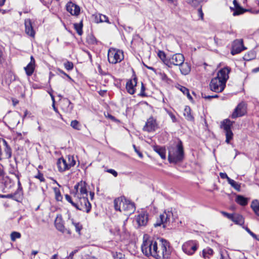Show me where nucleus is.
Wrapping results in <instances>:
<instances>
[{
    "label": "nucleus",
    "instance_id": "nucleus-1",
    "mask_svg": "<svg viewBox=\"0 0 259 259\" xmlns=\"http://www.w3.org/2000/svg\"><path fill=\"white\" fill-rule=\"evenodd\" d=\"M114 205L116 210L123 212L127 215L133 213L136 209L134 203L124 197L116 198L114 201Z\"/></svg>",
    "mask_w": 259,
    "mask_h": 259
},
{
    "label": "nucleus",
    "instance_id": "nucleus-2",
    "mask_svg": "<svg viewBox=\"0 0 259 259\" xmlns=\"http://www.w3.org/2000/svg\"><path fill=\"white\" fill-rule=\"evenodd\" d=\"M184 157V152L182 143H179L168 148V159L170 163H176L183 160Z\"/></svg>",
    "mask_w": 259,
    "mask_h": 259
},
{
    "label": "nucleus",
    "instance_id": "nucleus-3",
    "mask_svg": "<svg viewBox=\"0 0 259 259\" xmlns=\"http://www.w3.org/2000/svg\"><path fill=\"white\" fill-rule=\"evenodd\" d=\"M158 249H156L155 252L158 256H153L156 259H167L170 254V249L169 243L163 239H161L158 243Z\"/></svg>",
    "mask_w": 259,
    "mask_h": 259
},
{
    "label": "nucleus",
    "instance_id": "nucleus-4",
    "mask_svg": "<svg viewBox=\"0 0 259 259\" xmlns=\"http://www.w3.org/2000/svg\"><path fill=\"white\" fill-rule=\"evenodd\" d=\"M175 221L174 215L171 209L170 210H165L160 214L157 219L156 223L154 224V227L160 226L163 225V228H165L168 226L171 222Z\"/></svg>",
    "mask_w": 259,
    "mask_h": 259
},
{
    "label": "nucleus",
    "instance_id": "nucleus-5",
    "mask_svg": "<svg viewBox=\"0 0 259 259\" xmlns=\"http://www.w3.org/2000/svg\"><path fill=\"white\" fill-rule=\"evenodd\" d=\"M158 248V242L153 240H144L141 245L142 251L147 256H158L155 250Z\"/></svg>",
    "mask_w": 259,
    "mask_h": 259
},
{
    "label": "nucleus",
    "instance_id": "nucleus-6",
    "mask_svg": "<svg viewBox=\"0 0 259 259\" xmlns=\"http://www.w3.org/2000/svg\"><path fill=\"white\" fill-rule=\"evenodd\" d=\"M87 185L85 182L80 181L74 186V190L71 193L73 199H79V197L88 196Z\"/></svg>",
    "mask_w": 259,
    "mask_h": 259
},
{
    "label": "nucleus",
    "instance_id": "nucleus-7",
    "mask_svg": "<svg viewBox=\"0 0 259 259\" xmlns=\"http://www.w3.org/2000/svg\"><path fill=\"white\" fill-rule=\"evenodd\" d=\"M124 58L123 53L121 50L110 48L108 53V60L109 63L116 64L120 62Z\"/></svg>",
    "mask_w": 259,
    "mask_h": 259
},
{
    "label": "nucleus",
    "instance_id": "nucleus-8",
    "mask_svg": "<svg viewBox=\"0 0 259 259\" xmlns=\"http://www.w3.org/2000/svg\"><path fill=\"white\" fill-rule=\"evenodd\" d=\"M73 199L75 201L74 207L76 209L87 213L90 211L91 204L89 201L88 196L79 197V199Z\"/></svg>",
    "mask_w": 259,
    "mask_h": 259
},
{
    "label": "nucleus",
    "instance_id": "nucleus-9",
    "mask_svg": "<svg viewBox=\"0 0 259 259\" xmlns=\"http://www.w3.org/2000/svg\"><path fill=\"white\" fill-rule=\"evenodd\" d=\"M234 122V121H232L229 119H224L221 122V127L223 129L225 132L226 137V142L228 144L230 143V140L233 138V134L231 131V127Z\"/></svg>",
    "mask_w": 259,
    "mask_h": 259
},
{
    "label": "nucleus",
    "instance_id": "nucleus-10",
    "mask_svg": "<svg viewBox=\"0 0 259 259\" xmlns=\"http://www.w3.org/2000/svg\"><path fill=\"white\" fill-rule=\"evenodd\" d=\"M226 83L220 80L219 78L214 77L211 79L209 83V88L210 90L213 92L220 93L224 90L226 87Z\"/></svg>",
    "mask_w": 259,
    "mask_h": 259
},
{
    "label": "nucleus",
    "instance_id": "nucleus-11",
    "mask_svg": "<svg viewBox=\"0 0 259 259\" xmlns=\"http://www.w3.org/2000/svg\"><path fill=\"white\" fill-rule=\"evenodd\" d=\"M185 58L183 54L177 53L172 55L168 60L165 61V64L168 67H171L172 65L180 66L183 63Z\"/></svg>",
    "mask_w": 259,
    "mask_h": 259
},
{
    "label": "nucleus",
    "instance_id": "nucleus-12",
    "mask_svg": "<svg viewBox=\"0 0 259 259\" xmlns=\"http://www.w3.org/2000/svg\"><path fill=\"white\" fill-rule=\"evenodd\" d=\"M198 247V245L196 241L190 240L183 244L182 249L186 254L191 255L194 253Z\"/></svg>",
    "mask_w": 259,
    "mask_h": 259
},
{
    "label": "nucleus",
    "instance_id": "nucleus-13",
    "mask_svg": "<svg viewBox=\"0 0 259 259\" xmlns=\"http://www.w3.org/2000/svg\"><path fill=\"white\" fill-rule=\"evenodd\" d=\"M243 39H236L235 40L232 46L231 54L233 55L240 53L243 50L246 49L243 46Z\"/></svg>",
    "mask_w": 259,
    "mask_h": 259
},
{
    "label": "nucleus",
    "instance_id": "nucleus-14",
    "mask_svg": "<svg viewBox=\"0 0 259 259\" xmlns=\"http://www.w3.org/2000/svg\"><path fill=\"white\" fill-rule=\"evenodd\" d=\"M156 127V120L153 117H150L146 122L145 125L143 127V130L148 132H151L154 131Z\"/></svg>",
    "mask_w": 259,
    "mask_h": 259
},
{
    "label": "nucleus",
    "instance_id": "nucleus-15",
    "mask_svg": "<svg viewBox=\"0 0 259 259\" xmlns=\"http://www.w3.org/2000/svg\"><path fill=\"white\" fill-rule=\"evenodd\" d=\"M55 225L56 229L61 233L71 235V232L70 230L65 228L62 219L57 218L55 222Z\"/></svg>",
    "mask_w": 259,
    "mask_h": 259
},
{
    "label": "nucleus",
    "instance_id": "nucleus-16",
    "mask_svg": "<svg viewBox=\"0 0 259 259\" xmlns=\"http://www.w3.org/2000/svg\"><path fill=\"white\" fill-rule=\"evenodd\" d=\"M137 84V78L134 77L133 79L128 80L126 84V89L131 95H133L136 91V87Z\"/></svg>",
    "mask_w": 259,
    "mask_h": 259
},
{
    "label": "nucleus",
    "instance_id": "nucleus-17",
    "mask_svg": "<svg viewBox=\"0 0 259 259\" xmlns=\"http://www.w3.org/2000/svg\"><path fill=\"white\" fill-rule=\"evenodd\" d=\"M230 71V69L229 67H224L218 72L217 76L215 77V78H219L220 80L226 82L229 78V73Z\"/></svg>",
    "mask_w": 259,
    "mask_h": 259
},
{
    "label": "nucleus",
    "instance_id": "nucleus-18",
    "mask_svg": "<svg viewBox=\"0 0 259 259\" xmlns=\"http://www.w3.org/2000/svg\"><path fill=\"white\" fill-rule=\"evenodd\" d=\"M66 10L72 15H78L80 13L79 6L71 2L67 4Z\"/></svg>",
    "mask_w": 259,
    "mask_h": 259
},
{
    "label": "nucleus",
    "instance_id": "nucleus-19",
    "mask_svg": "<svg viewBox=\"0 0 259 259\" xmlns=\"http://www.w3.org/2000/svg\"><path fill=\"white\" fill-rule=\"evenodd\" d=\"M3 144H3L2 149H4V152L3 153V159H9L12 156V149L4 139Z\"/></svg>",
    "mask_w": 259,
    "mask_h": 259
},
{
    "label": "nucleus",
    "instance_id": "nucleus-20",
    "mask_svg": "<svg viewBox=\"0 0 259 259\" xmlns=\"http://www.w3.org/2000/svg\"><path fill=\"white\" fill-rule=\"evenodd\" d=\"M34 69L35 60L33 56H31L30 57V62L26 67H24V70L27 75L30 76L33 74Z\"/></svg>",
    "mask_w": 259,
    "mask_h": 259
},
{
    "label": "nucleus",
    "instance_id": "nucleus-21",
    "mask_svg": "<svg viewBox=\"0 0 259 259\" xmlns=\"http://www.w3.org/2000/svg\"><path fill=\"white\" fill-rule=\"evenodd\" d=\"M24 24L26 33L31 37H34L35 35V31L33 28L30 19H26L25 20Z\"/></svg>",
    "mask_w": 259,
    "mask_h": 259
},
{
    "label": "nucleus",
    "instance_id": "nucleus-22",
    "mask_svg": "<svg viewBox=\"0 0 259 259\" xmlns=\"http://www.w3.org/2000/svg\"><path fill=\"white\" fill-rule=\"evenodd\" d=\"M57 165L59 171L62 172L69 169L67 162L63 158H60L58 159Z\"/></svg>",
    "mask_w": 259,
    "mask_h": 259
},
{
    "label": "nucleus",
    "instance_id": "nucleus-23",
    "mask_svg": "<svg viewBox=\"0 0 259 259\" xmlns=\"http://www.w3.org/2000/svg\"><path fill=\"white\" fill-rule=\"evenodd\" d=\"M148 215L145 213H141L137 216L136 221L139 226H145L148 222Z\"/></svg>",
    "mask_w": 259,
    "mask_h": 259
},
{
    "label": "nucleus",
    "instance_id": "nucleus-24",
    "mask_svg": "<svg viewBox=\"0 0 259 259\" xmlns=\"http://www.w3.org/2000/svg\"><path fill=\"white\" fill-rule=\"evenodd\" d=\"M243 108V106L242 104H239L233 112L232 117L233 118H236L237 117L243 115L244 111H242Z\"/></svg>",
    "mask_w": 259,
    "mask_h": 259
},
{
    "label": "nucleus",
    "instance_id": "nucleus-25",
    "mask_svg": "<svg viewBox=\"0 0 259 259\" xmlns=\"http://www.w3.org/2000/svg\"><path fill=\"white\" fill-rule=\"evenodd\" d=\"M179 66L180 67V71L182 74L187 75L190 72L191 66L188 63H187V62L184 63V62L183 63L181 64V65H180Z\"/></svg>",
    "mask_w": 259,
    "mask_h": 259
},
{
    "label": "nucleus",
    "instance_id": "nucleus-26",
    "mask_svg": "<svg viewBox=\"0 0 259 259\" xmlns=\"http://www.w3.org/2000/svg\"><path fill=\"white\" fill-rule=\"evenodd\" d=\"M153 150L154 151H155L157 153H158L159 156L161 157V158L163 159H165L166 158L165 155V148L161 147L159 146H154L153 147Z\"/></svg>",
    "mask_w": 259,
    "mask_h": 259
},
{
    "label": "nucleus",
    "instance_id": "nucleus-27",
    "mask_svg": "<svg viewBox=\"0 0 259 259\" xmlns=\"http://www.w3.org/2000/svg\"><path fill=\"white\" fill-rule=\"evenodd\" d=\"M231 221L236 224L242 225L244 223V219L243 217L238 214L233 215Z\"/></svg>",
    "mask_w": 259,
    "mask_h": 259
},
{
    "label": "nucleus",
    "instance_id": "nucleus-28",
    "mask_svg": "<svg viewBox=\"0 0 259 259\" xmlns=\"http://www.w3.org/2000/svg\"><path fill=\"white\" fill-rule=\"evenodd\" d=\"M236 201L237 203L242 206H245L248 203L247 198L243 197L242 195H237L236 197Z\"/></svg>",
    "mask_w": 259,
    "mask_h": 259
},
{
    "label": "nucleus",
    "instance_id": "nucleus-29",
    "mask_svg": "<svg viewBox=\"0 0 259 259\" xmlns=\"http://www.w3.org/2000/svg\"><path fill=\"white\" fill-rule=\"evenodd\" d=\"M251 207L254 211V213L258 216H259V201L257 200H254L252 201Z\"/></svg>",
    "mask_w": 259,
    "mask_h": 259
},
{
    "label": "nucleus",
    "instance_id": "nucleus-30",
    "mask_svg": "<svg viewBox=\"0 0 259 259\" xmlns=\"http://www.w3.org/2000/svg\"><path fill=\"white\" fill-rule=\"evenodd\" d=\"M228 183L236 190L239 192L241 190L240 184L235 182L234 180L229 179Z\"/></svg>",
    "mask_w": 259,
    "mask_h": 259
},
{
    "label": "nucleus",
    "instance_id": "nucleus-31",
    "mask_svg": "<svg viewBox=\"0 0 259 259\" xmlns=\"http://www.w3.org/2000/svg\"><path fill=\"white\" fill-rule=\"evenodd\" d=\"M74 28L76 31V32L79 35H81L82 34V22L81 21L79 23H75L74 24Z\"/></svg>",
    "mask_w": 259,
    "mask_h": 259
},
{
    "label": "nucleus",
    "instance_id": "nucleus-32",
    "mask_svg": "<svg viewBox=\"0 0 259 259\" xmlns=\"http://www.w3.org/2000/svg\"><path fill=\"white\" fill-rule=\"evenodd\" d=\"M184 115L186 118L188 120H192L193 117L191 114V109L189 107L187 106L184 109Z\"/></svg>",
    "mask_w": 259,
    "mask_h": 259
},
{
    "label": "nucleus",
    "instance_id": "nucleus-33",
    "mask_svg": "<svg viewBox=\"0 0 259 259\" xmlns=\"http://www.w3.org/2000/svg\"><path fill=\"white\" fill-rule=\"evenodd\" d=\"M213 251L212 249L207 248L204 249L202 251V254L204 258H209L210 256L213 254Z\"/></svg>",
    "mask_w": 259,
    "mask_h": 259
},
{
    "label": "nucleus",
    "instance_id": "nucleus-34",
    "mask_svg": "<svg viewBox=\"0 0 259 259\" xmlns=\"http://www.w3.org/2000/svg\"><path fill=\"white\" fill-rule=\"evenodd\" d=\"M70 125L73 128L77 130H80L81 128V125L80 124L79 122L76 120H72L71 122Z\"/></svg>",
    "mask_w": 259,
    "mask_h": 259
},
{
    "label": "nucleus",
    "instance_id": "nucleus-35",
    "mask_svg": "<svg viewBox=\"0 0 259 259\" xmlns=\"http://www.w3.org/2000/svg\"><path fill=\"white\" fill-rule=\"evenodd\" d=\"M21 235L19 232H13L11 234V239L12 241H15L16 239H19L21 238Z\"/></svg>",
    "mask_w": 259,
    "mask_h": 259
},
{
    "label": "nucleus",
    "instance_id": "nucleus-36",
    "mask_svg": "<svg viewBox=\"0 0 259 259\" xmlns=\"http://www.w3.org/2000/svg\"><path fill=\"white\" fill-rule=\"evenodd\" d=\"M72 224L75 227L76 231L78 233H80V230L82 229V226L79 223H76L74 221L73 219H71Z\"/></svg>",
    "mask_w": 259,
    "mask_h": 259
},
{
    "label": "nucleus",
    "instance_id": "nucleus-37",
    "mask_svg": "<svg viewBox=\"0 0 259 259\" xmlns=\"http://www.w3.org/2000/svg\"><path fill=\"white\" fill-rule=\"evenodd\" d=\"M96 19H97V23L103 22H108V17L104 15H102V14L99 15V21L98 20V18L97 16L96 17Z\"/></svg>",
    "mask_w": 259,
    "mask_h": 259
},
{
    "label": "nucleus",
    "instance_id": "nucleus-38",
    "mask_svg": "<svg viewBox=\"0 0 259 259\" xmlns=\"http://www.w3.org/2000/svg\"><path fill=\"white\" fill-rule=\"evenodd\" d=\"M55 193V197L57 200L60 201L62 199V195H61L60 190L57 188H55L54 189Z\"/></svg>",
    "mask_w": 259,
    "mask_h": 259
},
{
    "label": "nucleus",
    "instance_id": "nucleus-39",
    "mask_svg": "<svg viewBox=\"0 0 259 259\" xmlns=\"http://www.w3.org/2000/svg\"><path fill=\"white\" fill-rule=\"evenodd\" d=\"M68 162H67V165H68V168L69 169L72 166H73L75 165V161L72 156H68Z\"/></svg>",
    "mask_w": 259,
    "mask_h": 259
},
{
    "label": "nucleus",
    "instance_id": "nucleus-40",
    "mask_svg": "<svg viewBox=\"0 0 259 259\" xmlns=\"http://www.w3.org/2000/svg\"><path fill=\"white\" fill-rule=\"evenodd\" d=\"M158 56L161 59V60L165 63V61L166 60H168V59L166 58V55L164 52L162 51H159L158 52Z\"/></svg>",
    "mask_w": 259,
    "mask_h": 259
},
{
    "label": "nucleus",
    "instance_id": "nucleus-41",
    "mask_svg": "<svg viewBox=\"0 0 259 259\" xmlns=\"http://www.w3.org/2000/svg\"><path fill=\"white\" fill-rule=\"evenodd\" d=\"M255 57V54L254 52H251L247 54H245L244 57V59L246 60H250Z\"/></svg>",
    "mask_w": 259,
    "mask_h": 259
},
{
    "label": "nucleus",
    "instance_id": "nucleus-42",
    "mask_svg": "<svg viewBox=\"0 0 259 259\" xmlns=\"http://www.w3.org/2000/svg\"><path fill=\"white\" fill-rule=\"evenodd\" d=\"M64 66L65 68L68 70H71L73 69V64L71 62L67 61L64 63Z\"/></svg>",
    "mask_w": 259,
    "mask_h": 259
},
{
    "label": "nucleus",
    "instance_id": "nucleus-43",
    "mask_svg": "<svg viewBox=\"0 0 259 259\" xmlns=\"http://www.w3.org/2000/svg\"><path fill=\"white\" fill-rule=\"evenodd\" d=\"M245 12L243 9L241 8H236V9L233 12L234 16L239 15L240 14H243Z\"/></svg>",
    "mask_w": 259,
    "mask_h": 259
},
{
    "label": "nucleus",
    "instance_id": "nucleus-44",
    "mask_svg": "<svg viewBox=\"0 0 259 259\" xmlns=\"http://www.w3.org/2000/svg\"><path fill=\"white\" fill-rule=\"evenodd\" d=\"M65 197L66 200L67 201H68L69 202H70L73 206H74V205H75V201H73V200L72 199L71 196H69L68 194H66L65 195Z\"/></svg>",
    "mask_w": 259,
    "mask_h": 259
},
{
    "label": "nucleus",
    "instance_id": "nucleus-45",
    "mask_svg": "<svg viewBox=\"0 0 259 259\" xmlns=\"http://www.w3.org/2000/svg\"><path fill=\"white\" fill-rule=\"evenodd\" d=\"M35 178L39 179L40 182H44L45 180L43 174L40 173L39 171H38V174L35 176Z\"/></svg>",
    "mask_w": 259,
    "mask_h": 259
},
{
    "label": "nucleus",
    "instance_id": "nucleus-46",
    "mask_svg": "<svg viewBox=\"0 0 259 259\" xmlns=\"http://www.w3.org/2000/svg\"><path fill=\"white\" fill-rule=\"evenodd\" d=\"M124 258V255L120 252H116L115 255H114V259H122Z\"/></svg>",
    "mask_w": 259,
    "mask_h": 259
},
{
    "label": "nucleus",
    "instance_id": "nucleus-47",
    "mask_svg": "<svg viewBox=\"0 0 259 259\" xmlns=\"http://www.w3.org/2000/svg\"><path fill=\"white\" fill-rule=\"evenodd\" d=\"M166 112L167 113V114L169 115V116L171 118L172 122H176L177 118H176V116H175V115L171 112H170L168 110H166Z\"/></svg>",
    "mask_w": 259,
    "mask_h": 259
},
{
    "label": "nucleus",
    "instance_id": "nucleus-48",
    "mask_svg": "<svg viewBox=\"0 0 259 259\" xmlns=\"http://www.w3.org/2000/svg\"><path fill=\"white\" fill-rule=\"evenodd\" d=\"M4 143V139L0 138V160L3 159L2 147Z\"/></svg>",
    "mask_w": 259,
    "mask_h": 259
},
{
    "label": "nucleus",
    "instance_id": "nucleus-49",
    "mask_svg": "<svg viewBox=\"0 0 259 259\" xmlns=\"http://www.w3.org/2000/svg\"><path fill=\"white\" fill-rule=\"evenodd\" d=\"M246 230L254 239L259 241V238H257V236L251 232L248 228H246Z\"/></svg>",
    "mask_w": 259,
    "mask_h": 259
},
{
    "label": "nucleus",
    "instance_id": "nucleus-50",
    "mask_svg": "<svg viewBox=\"0 0 259 259\" xmlns=\"http://www.w3.org/2000/svg\"><path fill=\"white\" fill-rule=\"evenodd\" d=\"M145 88L144 86L143 83L142 82L141 83V92H140V94H139V95L140 96H142V97L145 96L146 95H145Z\"/></svg>",
    "mask_w": 259,
    "mask_h": 259
},
{
    "label": "nucleus",
    "instance_id": "nucleus-51",
    "mask_svg": "<svg viewBox=\"0 0 259 259\" xmlns=\"http://www.w3.org/2000/svg\"><path fill=\"white\" fill-rule=\"evenodd\" d=\"M220 177L223 179H226L227 180L228 182H229V179H230V178L228 176V175H227L226 173L220 172Z\"/></svg>",
    "mask_w": 259,
    "mask_h": 259
},
{
    "label": "nucleus",
    "instance_id": "nucleus-52",
    "mask_svg": "<svg viewBox=\"0 0 259 259\" xmlns=\"http://www.w3.org/2000/svg\"><path fill=\"white\" fill-rule=\"evenodd\" d=\"M221 213L226 217L229 219L230 220H232L233 214L228 213L225 211H222Z\"/></svg>",
    "mask_w": 259,
    "mask_h": 259
},
{
    "label": "nucleus",
    "instance_id": "nucleus-53",
    "mask_svg": "<svg viewBox=\"0 0 259 259\" xmlns=\"http://www.w3.org/2000/svg\"><path fill=\"white\" fill-rule=\"evenodd\" d=\"M107 171L110 174L113 175L115 177H116L118 175L117 172L113 169H108Z\"/></svg>",
    "mask_w": 259,
    "mask_h": 259
},
{
    "label": "nucleus",
    "instance_id": "nucleus-54",
    "mask_svg": "<svg viewBox=\"0 0 259 259\" xmlns=\"http://www.w3.org/2000/svg\"><path fill=\"white\" fill-rule=\"evenodd\" d=\"M180 90L181 91H182L183 93L184 94H185V95L187 93H188V92H189V90L187 88H186L184 87H182V86H181L180 87Z\"/></svg>",
    "mask_w": 259,
    "mask_h": 259
},
{
    "label": "nucleus",
    "instance_id": "nucleus-55",
    "mask_svg": "<svg viewBox=\"0 0 259 259\" xmlns=\"http://www.w3.org/2000/svg\"><path fill=\"white\" fill-rule=\"evenodd\" d=\"M198 16L201 18V19L203 20V12H202V10L201 8H199L198 10Z\"/></svg>",
    "mask_w": 259,
    "mask_h": 259
},
{
    "label": "nucleus",
    "instance_id": "nucleus-56",
    "mask_svg": "<svg viewBox=\"0 0 259 259\" xmlns=\"http://www.w3.org/2000/svg\"><path fill=\"white\" fill-rule=\"evenodd\" d=\"M218 97H219L218 95L215 94V95H212V96H204L203 98L206 99H211L212 98H218Z\"/></svg>",
    "mask_w": 259,
    "mask_h": 259
},
{
    "label": "nucleus",
    "instance_id": "nucleus-57",
    "mask_svg": "<svg viewBox=\"0 0 259 259\" xmlns=\"http://www.w3.org/2000/svg\"><path fill=\"white\" fill-rule=\"evenodd\" d=\"M133 147H134L135 152L138 154L139 156L141 158H142L143 157L142 153L137 150L135 145H134Z\"/></svg>",
    "mask_w": 259,
    "mask_h": 259
},
{
    "label": "nucleus",
    "instance_id": "nucleus-58",
    "mask_svg": "<svg viewBox=\"0 0 259 259\" xmlns=\"http://www.w3.org/2000/svg\"><path fill=\"white\" fill-rule=\"evenodd\" d=\"M3 51H2V49H1V48L0 47V63H1L3 61Z\"/></svg>",
    "mask_w": 259,
    "mask_h": 259
},
{
    "label": "nucleus",
    "instance_id": "nucleus-59",
    "mask_svg": "<svg viewBox=\"0 0 259 259\" xmlns=\"http://www.w3.org/2000/svg\"><path fill=\"white\" fill-rule=\"evenodd\" d=\"M107 117L113 121L115 120V118L110 114L108 113Z\"/></svg>",
    "mask_w": 259,
    "mask_h": 259
},
{
    "label": "nucleus",
    "instance_id": "nucleus-60",
    "mask_svg": "<svg viewBox=\"0 0 259 259\" xmlns=\"http://www.w3.org/2000/svg\"><path fill=\"white\" fill-rule=\"evenodd\" d=\"M16 176L18 179V186H19V188H20V187H21V183H20V180H19V175L17 174V175H16Z\"/></svg>",
    "mask_w": 259,
    "mask_h": 259
},
{
    "label": "nucleus",
    "instance_id": "nucleus-61",
    "mask_svg": "<svg viewBox=\"0 0 259 259\" xmlns=\"http://www.w3.org/2000/svg\"><path fill=\"white\" fill-rule=\"evenodd\" d=\"M12 102L14 106H16L18 103V101L16 99H13Z\"/></svg>",
    "mask_w": 259,
    "mask_h": 259
},
{
    "label": "nucleus",
    "instance_id": "nucleus-62",
    "mask_svg": "<svg viewBox=\"0 0 259 259\" xmlns=\"http://www.w3.org/2000/svg\"><path fill=\"white\" fill-rule=\"evenodd\" d=\"M6 0H0V7H2L4 5Z\"/></svg>",
    "mask_w": 259,
    "mask_h": 259
},
{
    "label": "nucleus",
    "instance_id": "nucleus-63",
    "mask_svg": "<svg viewBox=\"0 0 259 259\" xmlns=\"http://www.w3.org/2000/svg\"><path fill=\"white\" fill-rule=\"evenodd\" d=\"M8 10H3V9H0V13H2L3 14H6L7 12H8Z\"/></svg>",
    "mask_w": 259,
    "mask_h": 259
},
{
    "label": "nucleus",
    "instance_id": "nucleus-64",
    "mask_svg": "<svg viewBox=\"0 0 259 259\" xmlns=\"http://www.w3.org/2000/svg\"><path fill=\"white\" fill-rule=\"evenodd\" d=\"M98 71H99V72L102 74L103 73H102V69H101V66L100 65H98Z\"/></svg>",
    "mask_w": 259,
    "mask_h": 259
}]
</instances>
